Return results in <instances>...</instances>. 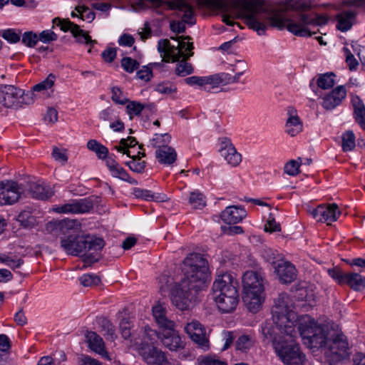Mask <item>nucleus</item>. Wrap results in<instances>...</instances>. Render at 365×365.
<instances>
[{"instance_id":"nucleus-1","label":"nucleus","mask_w":365,"mask_h":365,"mask_svg":"<svg viewBox=\"0 0 365 365\" xmlns=\"http://www.w3.org/2000/svg\"><path fill=\"white\" fill-rule=\"evenodd\" d=\"M260 6V9L253 11L252 16L257 21V26H264V35L269 27L278 29H286L297 36L309 37L312 33L309 26H322L327 22V18L315 13L307 14L314 6L312 0H285L284 3L277 5L265 4L260 0H255ZM316 34V32H314Z\"/></svg>"},{"instance_id":"nucleus-2","label":"nucleus","mask_w":365,"mask_h":365,"mask_svg":"<svg viewBox=\"0 0 365 365\" xmlns=\"http://www.w3.org/2000/svg\"><path fill=\"white\" fill-rule=\"evenodd\" d=\"M272 319L284 340L274 341V346L277 356L286 365H304L305 355L298 344L294 342L297 335L295 329L298 324L297 316L293 311L292 302L288 294L282 293L274 301L272 309Z\"/></svg>"},{"instance_id":"nucleus-3","label":"nucleus","mask_w":365,"mask_h":365,"mask_svg":"<svg viewBox=\"0 0 365 365\" xmlns=\"http://www.w3.org/2000/svg\"><path fill=\"white\" fill-rule=\"evenodd\" d=\"M298 331L303 344L309 349H322L326 360L334 364L347 354L348 342L340 331L329 329L327 325L318 324L309 315L299 319Z\"/></svg>"},{"instance_id":"nucleus-4","label":"nucleus","mask_w":365,"mask_h":365,"mask_svg":"<svg viewBox=\"0 0 365 365\" xmlns=\"http://www.w3.org/2000/svg\"><path fill=\"white\" fill-rule=\"evenodd\" d=\"M185 279L171 291L172 303L180 310L189 308L194 294L202 289L209 277L207 262L200 255L192 253L183 261Z\"/></svg>"},{"instance_id":"nucleus-5","label":"nucleus","mask_w":365,"mask_h":365,"mask_svg":"<svg viewBox=\"0 0 365 365\" xmlns=\"http://www.w3.org/2000/svg\"><path fill=\"white\" fill-rule=\"evenodd\" d=\"M172 39L178 41L176 46H171L168 39H161L158 43V50L165 61H178L175 70V73L179 76H186L193 72L191 63L187 59L193 55L192 50L194 48L192 42L185 41L190 40L189 36L171 37Z\"/></svg>"},{"instance_id":"nucleus-6","label":"nucleus","mask_w":365,"mask_h":365,"mask_svg":"<svg viewBox=\"0 0 365 365\" xmlns=\"http://www.w3.org/2000/svg\"><path fill=\"white\" fill-rule=\"evenodd\" d=\"M237 282L229 272L217 274L212 290L217 309L222 313L232 312L239 303Z\"/></svg>"},{"instance_id":"nucleus-7","label":"nucleus","mask_w":365,"mask_h":365,"mask_svg":"<svg viewBox=\"0 0 365 365\" xmlns=\"http://www.w3.org/2000/svg\"><path fill=\"white\" fill-rule=\"evenodd\" d=\"M243 302L249 311L257 312L264 300L263 277L257 272L247 271L242 277Z\"/></svg>"},{"instance_id":"nucleus-8","label":"nucleus","mask_w":365,"mask_h":365,"mask_svg":"<svg viewBox=\"0 0 365 365\" xmlns=\"http://www.w3.org/2000/svg\"><path fill=\"white\" fill-rule=\"evenodd\" d=\"M58 227L65 235L61 239V248L68 255L78 256L85 252L83 236H80L81 224L77 220H63L58 222Z\"/></svg>"},{"instance_id":"nucleus-9","label":"nucleus","mask_w":365,"mask_h":365,"mask_svg":"<svg viewBox=\"0 0 365 365\" xmlns=\"http://www.w3.org/2000/svg\"><path fill=\"white\" fill-rule=\"evenodd\" d=\"M168 9L175 11L181 16L182 21H172L170 27L172 31L181 34L185 31V24L192 25L195 23V10L188 0H168L165 1Z\"/></svg>"},{"instance_id":"nucleus-10","label":"nucleus","mask_w":365,"mask_h":365,"mask_svg":"<svg viewBox=\"0 0 365 365\" xmlns=\"http://www.w3.org/2000/svg\"><path fill=\"white\" fill-rule=\"evenodd\" d=\"M144 342L140 344L139 353L144 361L149 365H163L167 363V357L160 349L148 344L157 336V332L148 326L144 328Z\"/></svg>"},{"instance_id":"nucleus-11","label":"nucleus","mask_w":365,"mask_h":365,"mask_svg":"<svg viewBox=\"0 0 365 365\" xmlns=\"http://www.w3.org/2000/svg\"><path fill=\"white\" fill-rule=\"evenodd\" d=\"M93 207V203L90 198L71 200L63 205H56L52 210L56 213L83 214L89 212Z\"/></svg>"},{"instance_id":"nucleus-12","label":"nucleus","mask_w":365,"mask_h":365,"mask_svg":"<svg viewBox=\"0 0 365 365\" xmlns=\"http://www.w3.org/2000/svg\"><path fill=\"white\" fill-rule=\"evenodd\" d=\"M185 331L190 338L204 351L210 348L208 337L205 327L197 320H192L185 327Z\"/></svg>"},{"instance_id":"nucleus-13","label":"nucleus","mask_w":365,"mask_h":365,"mask_svg":"<svg viewBox=\"0 0 365 365\" xmlns=\"http://www.w3.org/2000/svg\"><path fill=\"white\" fill-rule=\"evenodd\" d=\"M23 190L14 181H2L0 183V204L11 205L18 201Z\"/></svg>"},{"instance_id":"nucleus-14","label":"nucleus","mask_w":365,"mask_h":365,"mask_svg":"<svg viewBox=\"0 0 365 365\" xmlns=\"http://www.w3.org/2000/svg\"><path fill=\"white\" fill-rule=\"evenodd\" d=\"M312 215L318 222L331 225L335 222L341 215V212L336 204L320 205L315 208Z\"/></svg>"},{"instance_id":"nucleus-15","label":"nucleus","mask_w":365,"mask_h":365,"mask_svg":"<svg viewBox=\"0 0 365 365\" xmlns=\"http://www.w3.org/2000/svg\"><path fill=\"white\" fill-rule=\"evenodd\" d=\"M24 91L11 85H5L0 88V103L6 108H12L22 103Z\"/></svg>"},{"instance_id":"nucleus-16","label":"nucleus","mask_w":365,"mask_h":365,"mask_svg":"<svg viewBox=\"0 0 365 365\" xmlns=\"http://www.w3.org/2000/svg\"><path fill=\"white\" fill-rule=\"evenodd\" d=\"M346 89L344 86H338L322 98V106L327 110L339 106L346 97Z\"/></svg>"},{"instance_id":"nucleus-17","label":"nucleus","mask_w":365,"mask_h":365,"mask_svg":"<svg viewBox=\"0 0 365 365\" xmlns=\"http://www.w3.org/2000/svg\"><path fill=\"white\" fill-rule=\"evenodd\" d=\"M274 272L282 283L287 284L293 282L297 277L295 267L288 261L279 259L274 267Z\"/></svg>"},{"instance_id":"nucleus-18","label":"nucleus","mask_w":365,"mask_h":365,"mask_svg":"<svg viewBox=\"0 0 365 365\" xmlns=\"http://www.w3.org/2000/svg\"><path fill=\"white\" fill-rule=\"evenodd\" d=\"M357 15L358 12L355 9H345L339 12L335 16L336 28L341 32H346L355 24Z\"/></svg>"},{"instance_id":"nucleus-19","label":"nucleus","mask_w":365,"mask_h":365,"mask_svg":"<svg viewBox=\"0 0 365 365\" xmlns=\"http://www.w3.org/2000/svg\"><path fill=\"white\" fill-rule=\"evenodd\" d=\"M161 341L170 351H177L184 347L183 341L176 331L175 327L161 330Z\"/></svg>"},{"instance_id":"nucleus-20","label":"nucleus","mask_w":365,"mask_h":365,"mask_svg":"<svg viewBox=\"0 0 365 365\" xmlns=\"http://www.w3.org/2000/svg\"><path fill=\"white\" fill-rule=\"evenodd\" d=\"M247 216V212L242 206L227 207L220 214V218L226 224H237Z\"/></svg>"},{"instance_id":"nucleus-21","label":"nucleus","mask_w":365,"mask_h":365,"mask_svg":"<svg viewBox=\"0 0 365 365\" xmlns=\"http://www.w3.org/2000/svg\"><path fill=\"white\" fill-rule=\"evenodd\" d=\"M287 113L289 117L285 123V133L294 137L302 131L303 124L294 108H288Z\"/></svg>"},{"instance_id":"nucleus-22","label":"nucleus","mask_w":365,"mask_h":365,"mask_svg":"<svg viewBox=\"0 0 365 365\" xmlns=\"http://www.w3.org/2000/svg\"><path fill=\"white\" fill-rule=\"evenodd\" d=\"M89 348L102 357L110 360L108 351L105 349L104 342L102 338L96 332L88 331L86 334Z\"/></svg>"},{"instance_id":"nucleus-23","label":"nucleus","mask_w":365,"mask_h":365,"mask_svg":"<svg viewBox=\"0 0 365 365\" xmlns=\"http://www.w3.org/2000/svg\"><path fill=\"white\" fill-rule=\"evenodd\" d=\"M225 73H218L205 76L204 91L210 93H215L223 86H226Z\"/></svg>"},{"instance_id":"nucleus-24","label":"nucleus","mask_w":365,"mask_h":365,"mask_svg":"<svg viewBox=\"0 0 365 365\" xmlns=\"http://www.w3.org/2000/svg\"><path fill=\"white\" fill-rule=\"evenodd\" d=\"M153 315L161 330L175 327V322L167 317L166 309L163 304H158L153 307Z\"/></svg>"},{"instance_id":"nucleus-25","label":"nucleus","mask_w":365,"mask_h":365,"mask_svg":"<svg viewBox=\"0 0 365 365\" xmlns=\"http://www.w3.org/2000/svg\"><path fill=\"white\" fill-rule=\"evenodd\" d=\"M351 103L354 108L355 121L365 130V105L362 100L356 95H351Z\"/></svg>"},{"instance_id":"nucleus-26","label":"nucleus","mask_w":365,"mask_h":365,"mask_svg":"<svg viewBox=\"0 0 365 365\" xmlns=\"http://www.w3.org/2000/svg\"><path fill=\"white\" fill-rule=\"evenodd\" d=\"M30 192L34 197L39 200H47L54 193L51 186L43 182L32 183L30 185Z\"/></svg>"},{"instance_id":"nucleus-27","label":"nucleus","mask_w":365,"mask_h":365,"mask_svg":"<svg viewBox=\"0 0 365 365\" xmlns=\"http://www.w3.org/2000/svg\"><path fill=\"white\" fill-rule=\"evenodd\" d=\"M85 252L81 255H93L100 252L104 247L105 242L102 238L94 237H84L83 238Z\"/></svg>"},{"instance_id":"nucleus-28","label":"nucleus","mask_w":365,"mask_h":365,"mask_svg":"<svg viewBox=\"0 0 365 365\" xmlns=\"http://www.w3.org/2000/svg\"><path fill=\"white\" fill-rule=\"evenodd\" d=\"M344 284L354 291H362L365 289V277L356 272H347Z\"/></svg>"},{"instance_id":"nucleus-29","label":"nucleus","mask_w":365,"mask_h":365,"mask_svg":"<svg viewBox=\"0 0 365 365\" xmlns=\"http://www.w3.org/2000/svg\"><path fill=\"white\" fill-rule=\"evenodd\" d=\"M155 157L160 164L170 165L176 160L177 153L172 147H164L156 150Z\"/></svg>"},{"instance_id":"nucleus-30","label":"nucleus","mask_w":365,"mask_h":365,"mask_svg":"<svg viewBox=\"0 0 365 365\" xmlns=\"http://www.w3.org/2000/svg\"><path fill=\"white\" fill-rule=\"evenodd\" d=\"M53 24L57 26H59L61 30L63 31H70L73 36H76L79 33H82V29L80 26L69 19H61L60 18H55L53 19Z\"/></svg>"},{"instance_id":"nucleus-31","label":"nucleus","mask_w":365,"mask_h":365,"mask_svg":"<svg viewBox=\"0 0 365 365\" xmlns=\"http://www.w3.org/2000/svg\"><path fill=\"white\" fill-rule=\"evenodd\" d=\"M220 155L232 167L238 166L242 161V155L237 151L235 146L228 148Z\"/></svg>"},{"instance_id":"nucleus-32","label":"nucleus","mask_w":365,"mask_h":365,"mask_svg":"<svg viewBox=\"0 0 365 365\" xmlns=\"http://www.w3.org/2000/svg\"><path fill=\"white\" fill-rule=\"evenodd\" d=\"M57 77L53 73H50L43 81L36 84L33 87V91L36 92H44L52 89Z\"/></svg>"},{"instance_id":"nucleus-33","label":"nucleus","mask_w":365,"mask_h":365,"mask_svg":"<svg viewBox=\"0 0 365 365\" xmlns=\"http://www.w3.org/2000/svg\"><path fill=\"white\" fill-rule=\"evenodd\" d=\"M255 344V339L251 335L242 334L236 341V349L242 352L249 351Z\"/></svg>"},{"instance_id":"nucleus-34","label":"nucleus","mask_w":365,"mask_h":365,"mask_svg":"<svg viewBox=\"0 0 365 365\" xmlns=\"http://www.w3.org/2000/svg\"><path fill=\"white\" fill-rule=\"evenodd\" d=\"M341 147L344 152L351 151L356 146L355 135L351 130H347L341 135Z\"/></svg>"},{"instance_id":"nucleus-35","label":"nucleus","mask_w":365,"mask_h":365,"mask_svg":"<svg viewBox=\"0 0 365 365\" xmlns=\"http://www.w3.org/2000/svg\"><path fill=\"white\" fill-rule=\"evenodd\" d=\"M170 135L168 133L154 135L153 138L150 140V145L157 149H161L164 147H169L168 144L170 140Z\"/></svg>"},{"instance_id":"nucleus-36","label":"nucleus","mask_w":365,"mask_h":365,"mask_svg":"<svg viewBox=\"0 0 365 365\" xmlns=\"http://www.w3.org/2000/svg\"><path fill=\"white\" fill-rule=\"evenodd\" d=\"M317 83L322 89L331 88L335 84V75L333 73L321 74L317 78Z\"/></svg>"},{"instance_id":"nucleus-37","label":"nucleus","mask_w":365,"mask_h":365,"mask_svg":"<svg viewBox=\"0 0 365 365\" xmlns=\"http://www.w3.org/2000/svg\"><path fill=\"white\" fill-rule=\"evenodd\" d=\"M189 203L194 209H202L206 205L205 197L198 191L190 193Z\"/></svg>"},{"instance_id":"nucleus-38","label":"nucleus","mask_w":365,"mask_h":365,"mask_svg":"<svg viewBox=\"0 0 365 365\" xmlns=\"http://www.w3.org/2000/svg\"><path fill=\"white\" fill-rule=\"evenodd\" d=\"M158 63H149L147 66H143L139 71L136 73V77L145 82H148L153 78V68L157 66Z\"/></svg>"},{"instance_id":"nucleus-39","label":"nucleus","mask_w":365,"mask_h":365,"mask_svg":"<svg viewBox=\"0 0 365 365\" xmlns=\"http://www.w3.org/2000/svg\"><path fill=\"white\" fill-rule=\"evenodd\" d=\"M133 325L131 324V322L128 318H123L120 322V329L122 336L125 339H130L133 342V331H131Z\"/></svg>"},{"instance_id":"nucleus-40","label":"nucleus","mask_w":365,"mask_h":365,"mask_svg":"<svg viewBox=\"0 0 365 365\" xmlns=\"http://www.w3.org/2000/svg\"><path fill=\"white\" fill-rule=\"evenodd\" d=\"M0 262L6 264L12 269L20 267L24 264V260L21 258L13 257L12 256L3 255L0 256Z\"/></svg>"},{"instance_id":"nucleus-41","label":"nucleus","mask_w":365,"mask_h":365,"mask_svg":"<svg viewBox=\"0 0 365 365\" xmlns=\"http://www.w3.org/2000/svg\"><path fill=\"white\" fill-rule=\"evenodd\" d=\"M302 164V159L291 160L288 161L284 168V171L289 175L295 176L299 173V166Z\"/></svg>"},{"instance_id":"nucleus-42","label":"nucleus","mask_w":365,"mask_h":365,"mask_svg":"<svg viewBox=\"0 0 365 365\" xmlns=\"http://www.w3.org/2000/svg\"><path fill=\"white\" fill-rule=\"evenodd\" d=\"M155 91L161 94L171 95L177 92V88L170 82H161L155 86Z\"/></svg>"},{"instance_id":"nucleus-43","label":"nucleus","mask_w":365,"mask_h":365,"mask_svg":"<svg viewBox=\"0 0 365 365\" xmlns=\"http://www.w3.org/2000/svg\"><path fill=\"white\" fill-rule=\"evenodd\" d=\"M75 10L79 14V18L83 21L91 22L95 19V13L88 6L78 5L76 7Z\"/></svg>"},{"instance_id":"nucleus-44","label":"nucleus","mask_w":365,"mask_h":365,"mask_svg":"<svg viewBox=\"0 0 365 365\" xmlns=\"http://www.w3.org/2000/svg\"><path fill=\"white\" fill-rule=\"evenodd\" d=\"M121 66L124 71L132 73L139 68L140 63L138 61L130 57H124L121 60Z\"/></svg>"},{"instance_id":"nucleus-45","label":"nucleus","mask_w":365,"mask_h":365,"mask_svg":"<svg viewBox=\"0 0 365 365\" xmlns=\"http://www.w3.org/2000/svg\"><path fill=\"white\" fill-rule=\"evenodd\" d=\"M21 31L17 29H8L4 30L1 36L11 43H16L21 39Z\"/></svg>"},{"instance_id":"nucleus-46","label":"nucleus","mask_w":365,"mask_h":365,"mask_svg":"<svg viewBox=\"0 0 365 365\" xmlns=\"http://www.w3.org/2000/svg\"><path fill=\"white\" fill-rule=\"evenodd\" d=\"M80 283L84 287L96 286L101 283L100 277L95 274H86L79 278Z\"/></svg>"},{"instance_id":"nucleus-47","label":"nucleus","mask_w":365,"mask_h":365,"mask_svg":"<svg viewBox=\"0 0 365 365\" xmlns=\"http://www.w3.org/2000/svg\"><path fill=\"white\" fill-rule=\"evenodd\" d=\"M145 106L139 102L130 101L126 106V111L129 115L130 119H133L134 115H138L144 109Z\"/></svg>"},{"instance_id":"nucleus-48","label":"nucleus","mask_w":365,"mask_h":365,"mask_svg":"<svg viewBox=\"0 0 365 365\" xmlns=\"http://www.w3.org/2000/svg\"><path fill=\"white\" fill-rule=\"evenodd\" d=\"M112 176L114 178H118L121 179L122 180L128 182H133L131 180V178L129 175V174L127 173V171L119 165H117L115 167H112L111 170L110 171Z\"/></svg>"},{"instance_id":"nucleus-49","label":"nucleus","mask_w":365,"mask_h":365,"mask_svg":"<svg viewBox=\"0 0 365 365\" xmlns=\"http://www.w3.org/2000/svg\"><path fill=\"white\" fill-rule=\"evenodd\" d=\"M329 275L335 280L339 284L344 285L346 273L339 267H334L327 270Z\"/></svg>"},{"instance_id":"nucleus-50","label":"nucleus","mask_w":365,"mask_h":365,"mask_svg":"<svg viewBox=\"0 0 365 365\" xmlns=\"http://www.w3.org/2000/svg\"><path fill=\"white\" fill-rule=\"evenodd\" d=\"M38 41V36L33 31H26L22 34V43L28 47H34Z\"/></svg>"},{"instance_id":"nucleus-51","label":"nucleus","mask_w":365,"mask_h":365,"mask_svg":"<svg viewBox=\"0 0 365 365\" xmlns=\"http://www.w3.org/2000/svg\"><path fill=\"white\" fill-rule=\"evenodd\" d=\"M341 6L346 8L361 9L365 12V0H342Z\"/></svg>"},{"instance_id":"nucleus-52","label":"nucleus","mask_w":365,"mask_h":365,"mask_svg":"<svg viewBox=\"0 0 365 365\" xmlns=\"http://www.w3.org/2000/svg\"><path fill=\"white\" fill-rule=\"evenodd\" d=\"M111 92V98L115 103L124 105L128 102V99L118 87H113Z\"/></svg>"},{"instance_id":"nucleus-53","label":"nucleus","mask_w":365,"mask_h":365,"mask_svg":"<svg viewBox=\"0 0 365 365\" xmlns=\"http://www.w3.org/2000/svg\"><path fill=\"white\" fill-rule=\"evenodd\" d=\"M140 152H138V156L133 157V160L129 163L130 168L136 173H142L145 168V162L140 160Z\"/></svg>"},{"instance_id":"nucleus-54","label":"nucleus","mask_w":365,"mask_h":365,"mask_svg":"<svg viewBox=\"0 0 365 365\" xmlns=\"http://www.w3.org/2000/svg\"><path fill=\"white\" fill-rule=\"evenodd\" d=\"M101 323L102 327L105 331L104 335L106 336V339L113 341L115 338V334L114 327L112 323L106 319H103Z\"/></svg>"},{"instance_id":"nucleus-55","label":"nucleus","mask_w":365,"mask_h":365,"mask_svg":"<svg viewBox=\"0 0 365 365\" xmlns=\"http://www.w3.org/2000/svg\"><path fill=\"white\" fill-rule=\"evenodd\" d=\"M185 83L190 86H197L204 90L205 86V76H193L187 77L184 80Z\"/></svg>"},{"instance_id":"nucleus-56","label":"nucleus","mask_w":365,"mask_h":365,"mask_svg":"<svg viewBox=\"0 0 365 365\" xmlns=\"http://www.w3.org/2000/svg\"><path fill=\"white\" fill-rule=\"evenodd\" d=\"M133 194L137 198H141L145 200H151L154 198L153 194L151 192V191L140 187H135L133 189Z\"/></svg>"},{"instance_id":"nucleus-57","label":"nucleus","mask_w":365,"mask_h":365,"mask_svg":"<svg viewBox=\"0 0 365 365\" xmlns=\"http://www.w3.org/2000/svg\"><path fill=\"white\" fill-rule=\"evenodd\" d=\"M343 52L346 57V62L348 64L350 70H355L358 66V61L351 53V51L346 48H343Z\"/></svg>"},{"instance_id":"nucleus-58","label":"nucleus","mask_w":365,"mask_h":365,"mask_svg":"<svg viewBox=\"0 0 365 365\" xmlns=\"http://www.w3.org/2000/svg\"><path fill=\"white\" fill-rule=\"evenodd\" d=\"M199 365H227L225 361L220 360L216 356H207L202 358Z\"/></svg>"},{"instance_id":"nucleus-59","label":"nucleus","mask_w":365,"mask_h":365,"mask_svg":"<svg viewBox=\"0 0 365 365\" xmlns=\"http://www.w3.org/2000/svg\"><path fill=\"white\" fill-rule=\"evenodd\" d=\"M38 41L43 43H49L56 41L58 38L57 35L51 30H45L40 33L38 36Z\"/></svg>"},{"instance_id":"nucleus-60","label":"nucleus","mask_w":365,"mask_h":365,"mask_svg":"<svg viewBox=\"0 0 365 365\" xmlns=\"http://www.w3.org/2000/svg\"><path fill=\"white\" fill-rule=\"evenodd\" d=\"M263 256L267 261L273 265L274 267L277 264V262L279 259H282L281 258H279V255L276 253V252L271 249L265 250L264 251Z\"/></svg>"},{"instance_id":"nucleus-61","label":"nucleus","mask_w":365,"mask_h":365,"mask_svg":"<svg viewBox=\"0 0 365 365\" xmlns=\"http://www.w3.org/2000/svg\"><path fill=\"white\" fill-rule=\"evenodd\" d=\"M73 36L77 39L78 42L90 44L91 46L97 43L96 40H92L88 32L84 31L83 29L82 33H79L78 35Z\"/></svg>"},{"instance_id":"nucleus-62","label":"nucleus","mask_w":365,"mask_h":365,"mask_svg":"<svg viewBox=\"0 0 365 365\" xmlns=\"http://www.w3.org/2000/svg\"><path fill=\"white\" fill-rule=\"evenodd\" d=\"M99 118L104 121L112 120L116 118L115 110L111 107H108L99 113Z\"/></svg>"},{"instance_id":"nucleus-63","label":"nucleus","mask_w":365,"mask_h":365,"mask_svg":"<svg viewBox=\"0 0 365 365\" xmlns=\"http://www.w3.org/2000/svg\"><path fill=\"white\" fill-rule=\"evenodd\" d=\"M53 158L58 161L66 163L68 160V157L66 154L65 150H61L56 147L53 148L52 152Z\"/></svg>"},{"instance_id":"nucleus-64","label":"nucleus","mask_w":365,"mask_h":365,"mask_svg":"<svg viewBox=\"0 0 365 365\" xmlns=\"http://www.w3.org/2000/svg\"><path fill=\"white\" fill-rule=\"evenodd\" d=\"M135 43V38L128 34H123L118 39V43L120 46H132Z\"/></svg>"}]
</instances>
